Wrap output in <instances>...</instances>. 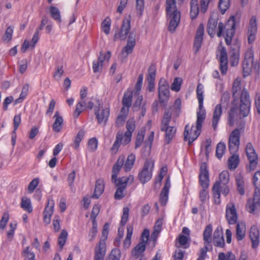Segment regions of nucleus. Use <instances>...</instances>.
I'll return each instance as SVG.
<instances>
[{"label": "nucleus", "instance_id": "nucleus-1", "mask_svg": "<svg viewBox=\"0 0 260 260\" xmlns=\"http://www.w3.org/2000/svg\"><path fill=\"white\" fill-rule=\"evenodd\" d=\"M232 97V104L237 105L240 103V114L243 117L247 116L251 106L250 95L245 88L241 89V82H233Z\"/></svg>", "mask_w": 260, "mask_h": 260}, {"label": "nucleus", "instance_id": "nucleus-2", "mask_svg": "<svg viewBox=\"0 0 260 260\" xmlns=\"http://www.w3.org/2000/svg\"><path fill=\"white\" fill-rule=\"evenodd\" d=\"M199 181L200 185L203 188L199 193L200 200L202 203L201 206H203L209 198V193L207 190L209 186V173L208 165L205 162L201 163L200 165Z\"/></svg>", "mask_w": 260, "mask_h": 260}, {"label": "nucleus", "instance_id": "nucleus-3", "mask_svg": "<svg viewBox=\"0 0 260 260\" xmlns=\"http://www.w3.org/2000/svg\"><path fill=\"white\" fill-rule=\"evenodd\" d=\"M236 25V17L232 15L230 16L225 24L222 22L218 23L217 36L220 38L223 35L224 31H225L223 36L224 37L225 43L227 45H231L235 35Z\"/></svg>", "mask_w": 260, "mask_h": 260}, {"label": "nucleus", "instance_id": "nucleus-4", "mask_svg": "<svg viewBox=\"0 0 260 260\" xmlns=\"http://www.w3.org/2000/svg\"><path fill=\"white\" fill-rule=\"evenodd\" d=\"M166 16L170 20L168 29L171 32H174L178 26L181 14L177 9L176 0L166 1Z\"/></svg>", "mask_w": 260, "mask_h": 260}, {"label": "nucleus", "instance_id": "nucleus-5", "mask_svg": "<svg viewBox=\"0 0 260 260\" xmlns=\"http://www.w3.org/2000/svg\"><path fill=\"white\" fill-rule=\"evenodd\" d=\"M230 99V93L224 92L221 95L220 103L217 104L214 109L212 125L214 131L217 129L218 122L222 113L221 105L225 104L226 106L229 103Z\"/></svg>", "mask_w": 260, "mask_h": 260}, {"label": "nucleus", "instance_id": "nucleus-6", "mask_svg": "<svg viewBox=\"0 0 260 260\" xmlns=\"http://www.w3.org/2000/svg\"><path fill=\"white\" fill-rule=\"evenodd\" d=\"M254 54L252 49L249 48L245 53L242 62L243 75L244 77L249 76L253 66Z\"/></svg>", "mask_w": 260, "mask_h": 260}, {"label": "nucleus", "instance_id": "nucleus-7", "mask_svg": "<svg viewBox=\"0 0 260 260\" xmlns=\"http://www.w3.org/2000/svg\"><path fill=\"white\" fill-rule=\"evenodd\" d=\"M131 18L130 15L124 18L120 30L115 33L113 38L114 41H116L117 39H119L121 41L125 40L131 29Z\"/></svg>", "mask_w": 260, "mask_h": 260}, {"label": "nucleus", "instance_id": "nucleus-8", "mask_svg": "<svg viewBox=\"0 0 260 260\" xmlns=\"http://www.w3.org/2000/svg\"><path fill=\"white\" fill-rule=\"evenodd\" d=\"M153 168V164L151 161L147 160L145 162L142 170L138 174V178L142 184H145L151 179Z\"/></svg>", "mask_w": 260, "mask_h": 260}, {"label": "nucleus", "instance_id": "nucleus-9", "mask_svg": "<svg viewBox=\"0 0 260 260\" xmlns=\"http://www.w3.org/2000/svg\"><path fill=\"white\" fill-rule=\"evenodd\" d=\"M245 151L249 161V170H254L257 167L258 157L251 143L249 142L247 144Z\"/></svg>", "mask_w": 260, "mask_h": 260}, {"label": "nucleus", "instance_id": "nucleus-10", "mask_svg": "<svg viewBox=\"0 0 260 260\" xmlns=\"http://www.w3.org/2000/svg\"><path fill=\"white\" fill-rule=\"evenodd\" d=\"M170 98L169 85L168 82H159L158 99L159 103L166 106Z\"/></svg>", "mask_w": 260, "mask_h": 260}, {"label": "nucleus", "instance_id": "nucleus-11", "mask_svg": "<svg viewBox=\"0 0 260 260\" xmlns=\"http://www.w3.org/2000/svg\"><path fill=\"white\" fill-rule=\"evenodd\" d=\"M247 210L250 213L260 209V189L254 190L252 200L248 199L246 204Z\"/></svg>", "mask_w": 260, "mask_h": 260}, {"label": "nucleus", "instance_id": "nucleus-12", "mask_svg": "<svg viewBox=\"0 0 260 260\" xmlns=\"http://www.w3.org/2000/svg\"><path fill=\"white\" fill-rule=\"evenodd\" d=\"M96 102L94 107L95 115L98 119L99 123H102L103 121H106L110 115V110L109 108H105L103 109L101 113H100V108L102 107V104L101 103L99 99H95Z\"/></svg>", "mask_w": 260, "mask_h": 260}, {"label": "nucleus", "instance_id": "nucleus-13", "mask_svg": "<svg viewBox=\"0 0 260 260\" xmlns=\"http://www.w3.org/2000/svg\"><path fill=\"white\" fill-rule=\"evenodd\" d=\"M126 128L127 131L123 135L124 139L122 142L123 145H126L131 141L132 134L136 128L135 120L134 118H130L127 120L126 124Z\"/></svg>", "mask_w": 260, "mask_h": 260}, {"label": "nucleus", "instance_id": "nucleus-14", "mask_svg": "<svg viewBox=\"0 0 260 260\" xmlns=\"http://www.w3.org/2000/svg\"><path fill=\"white\" fill-rule=\"evenodd\" d=\"M160 131L165 132L164 141L166 144H169L175 137L177 129L174 126H171L169 125H161Z\"/></svg>", "mask_w": 260, "mask_h": 260}, {"label": "nucleus", "instance_id": "nucleus-15", "mask_svg": "<svg viewBox=\"0 0 260 260\" xmlns=\"http://www.w3.org/2000/svg\"><path fill=\"white\" fill-rule=\"evenodd\" d=\"M213 243L215 247L223 248L225 245L222 228L218 226L214 231L213 236Z\"/></svg>", "mask_w": 260, "mask_h": 260}, {"label": "nucleus", "instance_id": "nucleus-16", "mask_svg": "<svg viewBox=\"0 0 260 260\" xmlns=\"http://www.w3.org/2000/svg\"><path fill=\"white\" fill-rule=\"evenodd\" d=\"M204 34V26L203 24L201 23L198 26L194 39L193 48L195 49L196 53L199 51L201 47Z\"/></svg>", "mask_w": 260, "mask_h": 260}, {"label": "nucleus", "instance_id": "nucleus-17", "mask_svg": "<svg viewBox=\"0 0 260 260\" xmlns=\"http://www.w3.org/2000/svg\"><path fill=\"white\" fill-rule=\"evenodd\" d=\"M54 203L53 200H48L43 212V222L48 225L50 223L51 217L54 211Z\"/></svg>", "mask_w": 260, "mask_h": 260}, {"label": "nucleus", "instance_id": "nucleus-18", "mask_svg": "<svg viewBox=\"0 0 260 260\" xmlns=\"http://www.w3.org/2000/svg\"><path fill=\"white\" fill-rule=\"evenodd\" d=\"M225 216L229 224H234L236 223L238 216L235 206L234 204L227 205Z\"/></svg>", "mask_w": 260, "mask_h": 260}, {"label": "nucleus", "instance_id": "nucleus-19", "mask_svg": "<svg viewBox=\"0 0 260 260\" xmlns=\"http://www.w3.org/2000/svg\"><path fill=\"white\" fill-rule=\"evenodd\" d=\"M239 104L240 103L237 105L232 104V106L230 110L229 111L228 120V124L230 126H233L234 125L235 122L238 117V111L239 110L240 111L239 108Z\"/></svg>", "mask_w": 260, "mask_h": 260}, {"label": "nucleus", "instance_id": "nucleus-20", "mask_svg": "<svg viewBox=\"0 0 260 260\" xmlns=\"http://www.w3.org/2000/svg\"><path fill=\"white\" fill-rule=\"evenodd\" d=\"M106 252V243L104 241L100 240L95 248L94 260H104Z\"/></svg>", "mask_w": 260, "mask_h": 260}, {"label": "nucleus", "instance_id": "nucleus-21", "mask_svg": "<svg viewBox=\"0 0 260 260\" xmlns=\"http://www.w3.org/2000/svg\"><path fill=\"white\" fill-rule=\"evenodd\" d=\"M124 162V157L123 156H120L116 162L114 164L112 168V174L111 176L112 181H116L118 179L117 176L119 174V171L122 168Z\"/></svg>", "mask_w": 260, "mask_h": 260}, {"label": "nucleus", "instance_id": "nucleus-22", "mask_svg": "<svg viewBox=\"0 0 260 260\" xmlns=\"http://www.w3.org/2000/svg\"><path fill=\"white\" fill-rule=\"evenodd\" d=\"M228 55L225 47H222L220 49V70L222 74L224 75L228 70Z\"/></svg>", "mask_w": 260, "mask_h": 260}, {"label": "nucleus", "instance_id": "nucleus-23", "mask_svg": "<svg viewBox=\"0 0 260 260\" xmlns=\"http://www.w3.org/2000/svg\"><path fill=\"white\" fill-rule=\"evenodd\" d=\"M120 180H117L116 181H112L115 185L116 190L114 194V199L117 200H120L123 199L125 194L124 193V190L125 189L126 186L125 184L120 182Z\"/></svg>", "mask_w": 260, "mask_h": 260}, {"label": "nucleus", "instance_id": "nucleus-24", "mask_svg": "<svg viewBox=\"0 0 260 260\" xmlns=\"http://www.w3.org/2000/svg\"><path fill=\"white\" fill-rule=\"evenodd\" d=\"M190 237L181 234L176 239L175 247L177 248L187 249L190 246Z\"/></svg>", "mask_w": 260, "mask_h": 260}, {"label": "nucleus", "instance_id": "nucleus-25", "mask_svg": "<svg viewBox=\"0 0 260 260\" xmlns=\"http://www.w3.org/2000/svg\"><path fill=\"white\" fill-rule=\"evenodd\" d=\"M259 230L256 225L251 227L249 232V237L252 242V247L253 248L257 247L259 245Z\"/></svg>", "mask_w": 260, "mask_h": 260}, {"label": "nucleus", "instance_id": "nucleus-26", "mask_svg": "<svg viewBox=\"0 0 260 260\" xmlns=\"http://www.w3.org/2000/svg\"><path fill=\"white\" fill-rule=\"evenodd\" d=\"M189 124H187L185 125L184 131V140L187 141L188 140V144L189 146H190L193 142L196 140L199 136L201 134V130H198L196 127V129L194 131V134L192 136H189Z\"/></svg>", "mask_w": 260, "mask_h": 260}, {"label": "nucleus", "instance_id": "nucleus-27", "mask_svg": "<svg viewBox=\"0 0 260 260\" xmlns=\"http://www.w3.org/2000/svg\"><path fill=\"white\" fill-rule=\"evenodd\" d=\"M105 188L104 180L102 178L98 179L95 182L94 191L92 195V198L98 199L103 193Z\"/></svg>", "mask_w": 260, "mask_h": 260}, {"label": "nucleus", "instance_id": "nucleus-28", "mask_svg": "<svg viewBox=\"0 0 260 260\" xmlns=\"http://www.w3.org/2000/svg\"><path fill=\"white\" fill-rule=\"evenodd\" d=\"M197 119L196 121V127L198 130H201L202 127V123L206 118V110L204 108L203 104H202V108H200L199 104V111L197 112Z\"/></svg>", "mask_w": 260, "mask_h": 260}, {"label": "nucleus", "instance_id": "nucleus-29", "mask_svg": "<svg viewBox=\"0 0 260 260\" xmlns=\"http://www.w3.org/2000/svg\"><path fill=\"white\" fill-rule=\"evenodd\" d=\"M240 50L239 48H232L230 52V64L232 67L237 66L239 62Z\"/></svg>", "mask_w": 260, "mask_h": 260}, {"label": "nucleus", "instance_id": "nucleus-30", "mask_svg": "<svg viewBox=\"0 0 260 260\" xmlns=\"http://www.w3.org/2000/svg\"><path fill=\"white\" fill-rule=\"evenodd\" d=\"M218 19L210 17L208 20L207 31L208 35L213 38L215 35V30L217 27Z\"/></svg>", "mask_w": 260, "mask_h": 260}, {"label": "nucleus", "instance_id": "nucleus-31", "mask_svg": "<svg viewBox=\"0 0 260 260\" xmlns=\"http://www.w3.org/2000/svg\"><path fill=\"white\" fill-rule=\"evenodd\" d=\"M53 117L55 119L52 125V129L55 132L59 133L62 127L63 118L59 115V112L57 111L55 112Z\"/></svg>", "mask_w": 260, "mask_h": 260}, {"label": "nucleus", "instance_id": "nucleus-32", "mask_svg": "<svg viewBox=\"0 0 260 260\" xmlns=\"http://www.w3.org/2000/svg\"><path fill=\"white\" fill-rule=\"evenodd\" d=\"M128 112V110H126L124 107H122L115 121V125L117 127H120L124 124L126 119Z\"/></svg>", "mask_w": 260, "mask_h": 260}, {"label": "nucleus", "instance_id": "nucleus-33", "mask_svg": "<svg viewBox=\"0 0 260 260\" xmlns=\"http://www.w3.org/2000/svg\"><path fill=\"white\" fill-rule=\"evenodd\" d=\"M85 134V131L84 129L81 128L75 137L73 142L71 144V146L76 150H78L80 147L81 142L83 139Z\"/></svg>", "mask_w": 260, "mask_h": 260}, {"label": "nucleus", "instance_id": "nucleus-34", "mask_svg": "<svg viewBox=\"0 0 260 260\" xmlns=\"http://www.w3.org/2000/svg\"><path fill=\"white\" fill-rule=\"evenodd\" d=\"M246 234V225L244 222L238 223L236 226V237L238 241L242 240Z\"/></svg>", "mask_w": 260, "mask_h": 260}, {"label": "nucleus", "instance_id": "nucleus-35", "mask_svg": "<svg viewBox=\"0 0 260 260\" xmlns=\"http://www.w3.org/2000/svg\"><path fill=\"white\" fill-rule=\"evenodd\" d=\"M147 244L140 241L139 243L132 249V254L137 257L140 256L145 250Z\"/></svg>", "mask_w": 260, "mask_h": 260}, {"label": "nucleus", "instance_id": "nucleus-36", "mask_svg": "<svg viewBox=\"0 0 260 260\" xmlns=\"http://www.w3.org/2000/svg\"><path fill=\"white\" fill-rule=\"evenodd\" d=\"M190 5V16L191 19L193 20L196 19L199 14V7L198 5V0H191Z\"/></svg>", "mask_w": 260, "mask_h": 260}, {"label": "nucleus", "instance_id": "nucleus-37", "mask_svg": "<svg viewBox=\"0 0 260 260\" xmlns=\"http://www.w3.org/2000/svg\"><path fill=\"white\" fill-rule=\"evenodd\" d=\"M123 139H124L123 134L120 132H118L116 134V140L110 149L112 153L115 154L117 153L120 146V144L122 143Z\"/></svg>", "mask_w": 260, "mask_h": 260}, {"label": "nucleus", "instance_id": "nucleus-38", "mask_svg": "<svg viewBox=\"0 0 260 260\" xmlns=\"http://www.w3.org/2000/svg\"><path fill=\"white\" fill-rule=\"evenodd\" d=\"M240 131L238 128H236L231 133L229 140V144H234L240 145Z\"/></svg>", "mask_w": 260, "mask_h": 260}, {"label": "nucleus", "instance_id": "nucleus-39", "mask_svg": "<svg viewBox=\"0 0 260 260\" xmlns=\"http://www.w3.org/2000/svg\"><path fill=\"white\" fill-rule=\"evenodd\" d=\"M240 159L238 154H233L228 159V167L230 170L236 169L239 164Z\"/></svg>", "mask_w": 260, "mask_h": 260}, {"label": "nucleus", "instance_id": "nucleus-40", "mask_svg": "<svg viewBox=\"0 0 260 260\" xmlns=\"http://www.w3.org/2000/svg\"><path fill=\"white\" fill-rule=\"evenodd\" d=\"M156 74V66L155 63H151L148 69L146 80L147 81H154Z\"/></svg>", "mask_w": 260, "mask_h": 260}, {"label": "nucleus", "instance_id": "nucleus-41", "mask_svg": "<svg viewBox=\"0 0 260 260\" xmlns=\"http://www.w3.org/2000/svg\"><path fill=\"white\" fill-rule=\"evenodd\" d=\"M212 225L211 224L207 225L203 232V240L205 242L211 243L212 242Z\"/></svg>", "mask_w": 260, "mask_h": 260}, {"label": "nucleus", "instance_id": "nucleus-42", "mask_svg": "<svg viewBox=\"0 0 260 260\" xmlns=\"http://www.w3.org/2000/svg\"><path fill=\"white\" fill-rule=\"evenodd\" d=\"M133 232V226L132 225H128L127 226V233L126 238L123 242L124 248H128L131 243V239Z\"/></svg>", "mask_w": 260, "mask_h": 260}, {"label": "nucleus", "instance_id": "nucleus-43", "mask_svg": "<svg viewBox=\"0 0 260 260\" xmlns=\"http://www.w3.org/2000/svg\"><path fill=\"white\" fill-rule=\"evenodd\" d=\"M136 159V156L134 154L131 153L128 155L124 164V169L125 171H129L134 166Z\"/></svg>", "mask_w": 260, "mask_h": 260}, {"label": "nucleus", "instance_id": "nucleus-44", "mask_svg": "<svg viewBox=\"0 0 260 260\" xmlns=\"http://www.w3.org/2000/svg\"><path fill=\"white\" fill-rule=\"evenodd\" d=\"M49 12L51 17L54 20L58 23H60L61 22L60 11L57 7L53 6H50Z\"/></svg>", "mask_w": 260, "mask_h": 260}, {"label": "nucleus", "instance_id": "nucleus-45", "mask_svg": "<svg viewBox=\"0 0 260 260\" xmlns=\"http://www.w3.org/2000/svg\"><path fill=\"white\" fill-rule=\"evenodd\" d=\"M132 98L133 95L132 92L124 93L122 101V107L124 108L126 107L127 109L126 110H128V108L132 106Z\"/></svg>", "mask_w": 260, "mask_h": 260}, {"label": "nucleus", "instance_id": "nucleus-46", "mask_svg": "<svg viewBox=\"0 0 260 260\" xmlns=\"http://www.w3.org/2000/svg\"><path fill=\"white\" fill-rule=\"evenodd\" d=\"M236 184L239 193L241 196H243L245 194V184L243 178L241 176L236 178Z\"/></svg>", "mask_w": 260, "mask_h": 260}, {"label": "nucleus", "instance_id": "nucleus-47", "mask_svg": "<svg viewBox=\"0 0 260 260\" xmlns=\"http://www.w3.org/2000/svg\"><path fill=\"white\" fill-rule=\"evenodd\" d=\"M219 181H217L215 182H219L220 186L221 185L227 184L229 181V174L228 171H223L219 175Z\"/></svg>", "mask_w": 260, "mask_h": 260}, {"label": "nucleus", "instance_id": "nucleus-48", "mask_svg": "<svg viewBox=\"0 0 260 260\" xmlns=\"http://www.w3.org/2000/svg\"><path fill=\"white\" fill-rule=\"evenodd\" d=\"M203 88L204 86L201 83H199L197 88V95L201 109L202 108V104H203L204 101Z\"/></svg>", "mask_w": 260, "mask_h": 260}, {"label": "nucleus", "instance_id": "nucleus-49", "mask_svg": "<svg viewBox=\"0 0 260 260\" xmlns=\"http://www.w3.org/2000/svg\"><path fill=\"white\" fill-rule=\"evenodd\" d=\"M68 237L67 232L63 230L61 231L59 236L58 238V244L59 246L60 250H61L64 245Z\"/></svg>", "mask_w": 260, "mask_h": 260}, {"label": "nucleus", "instance_id": "nucleus-50", "mask_svg": "<svg viewBox=\"0 0 260 260\" xmlns=\"http://www.w3.org/2000/svg\"><path fill=\"white\" fill-rule=\"evenodd\" d=\"M21 207L28 213H31L32 211L30 201L26 198H22Z\"/></svg>", "mask_w": 260, "mask_h": 260}, {"label": "nucleus", "instance_id": "nucleus-51", "mask_svg": "<svg viewBox=\"0 0 260 260\" xmlns=\"http://www.w3.org/2000/svg\"><path fill=\"white\" fill-rule=\"evenodd\" d=\"M230 6V0H219L218 9L222 14H224Z\"/></svg>", "mask_w": 260, "mask_h": 260}, {"label": "nucleus", "instance_id": "nucleus-52", "mask_svg": "<svg viewBox=\"0 0 260 260\" xmlns=\"http://www.w3.org/2000/svg\"><path fill=\"white\" fill-rule=\"evenodd\" d=\"M225 144L222 142H219L216 146V156L218 158H221L225 150Z\"/></svg>", "mask_w": 260, "mask_h": 260}, {"label": "nucleus", "instance_id": "nucleus-53", "mask_svg": "<svg viewBox=\"0 0 260 260\" xmlns=\"http://www.w3.org/2000/svg\"><path fill=\"white\" fill-rule=\"evenodd\" d=\"M217 260H236L235 255L231 252L228 251L226 254L220 252Z\"/></svg>", "mask_w": 260, "mask_h": 260}, {"label": "nucleus", "instance_id": "nucleus-54", "mask_svg": "<svg viewBox=\"0 0 260 260\" xmlns=\"http://www.w3.org/2000/svg\"><path fill=\"white\" fill-rule=\"evenodd\" d=\"M145 134V130L140 131L136 137V140L135 142V148L137 149L140 147L144 141V138Z\"/></svg>", "mask_w": 260, "mask_h": 260}, {"label": "nucleus", "instance_id": "nucleus-55", "mask_svg": "<svg viewBox=\"0 0 260 260\" xmlns=\"http://www.w3.org/2000/svg\"><path fill=\"white\" fill-rule=\"evenodd\" d=\"M257 30L256 18L255 16H252L249 21L248 31L256 32Z\"/></svg>", "mask_w": 260, "mask_h": 260}, {"label": "nucleus", "instance_id": "nucleus-56", "mask_svg": "<svg viewBox=\"0 0 260 260\" xmlns=\"http://www.w3.org/2000/svg\"><path fill=\"white\" fill-rule=\"evenodd\" d=\"M98 142L96 138H92L89 139L87 145L89 151H95L98 147Z\"/></svg>", "mask_w": 260, "mask_h": 260}, {"label": "nucleus", "instance_id": "nucleus-57", "mask_svg": "<svg viewBox=\"0 0 260 260\" xmlns=\"http://www.w3.org/2000/svg\"><path fill=\"white\" fill-rule=\"evenodd\" d=\"M121 251L118 248H114L111 251L109 256V260H120Z\"/></svg>", "mask_w": 260, "mask_h": 260}, {"label": "nucleus", "instance_id": "nucleus-58", "mask_svg": "<svg viewBox=\"0 0 260 260\" xmlns=\"http://www.w3.org/2000/svg\"><path fill=\"white\" fill-rule=\"evenodd\" d=\"M102 27L103 31L106 34L108 35L110 30L111 20L109 17L106 19L102 23Z\"/></svg>", "mask_w": 260, "mask_h": 260}, {"label": "nucleus", "instance_id": "nucleus-59", "mask_svg": "<svg viewBox=\"0 0 260 260\" xmlns=\"http://www.w3.org/2000/svg\"><path fill=\"white\" fill-rule=\"evenodd\" d=\"M144 9V0H136V11L137 15L142 16Z\"/></svg>", "mask_w": 260, "mask_h": 260}, {"label": "nucleus", "instance_id": "nucleus-60", "mask_svg": "<svg viewBox=\"0 0 260 260\" xmlns=\"http://www.w3.org/2000/svg\"><path fill=\"white\" fill-rule=\"evenodd\" d=\"M129 215V208L127 207L123 208V213L121 216L120 224L121 226H124L126 224Z\"/></svg>", "mask_w": 260, "mask_h": 260}, {"label": "nucleus", "instance_id": "nucleus-61", "mask_svg": "<svg viewBox=\"0 0 260 260\" xmlns=\"http://www.w3.org/2000/svg\"><path fill=\"white\" fill-rule=\"evenodd\" d=\"M172 117V114L169 110H166L165 112L164 118L161 121V125H169Z\"/></svg>", "mask_w": 260, "mask_h": 260}, {"label": "nucleus", "instance_id": "nucleus-62", "mask_svg": "<svg viewBox=\"0 0 260 260\" xmlns=\"http://www.w3.org/2000/svg\"><path fill=\"white\" fill-rule=\"evenodd\" d=\"M134 47V45L127 43L126 45L122 49L121 54L125 57H127L128 54L132 53Z\"/></svg>", "mask_w": 260, "mask_h": 260}, {"label": "nucleus", "instance_id": "nucleus-63", "mask_svg": "<svg viewBox=\"0 0 260 260\" xmlns=\"http://www.w3.org/2000/svg\"><path fill=\"white\" fill-rule=\"evenodd\" d=\"M185 254V251L181 249L180 248H178L176 249L174 253L173 254V257L174 260H183Z\"/></svg>", "mask_w": 260, "mask_h": 260}, {"label": "nucleus", "instance_id": "nucleus-64", "mask_svg": "<svg viewBox=\"0 0 260 260\" xmlns=\"http://www.w3.org/2000/svg\"><path fill=\"white\" fill-rule=\"evenodd\" d=\"M253 184L255 186V190L256 189H259V187H260V171H256L253 178Z\"/></svg>", "mask_w": 260, "mask_h": 260}]
</instances>
